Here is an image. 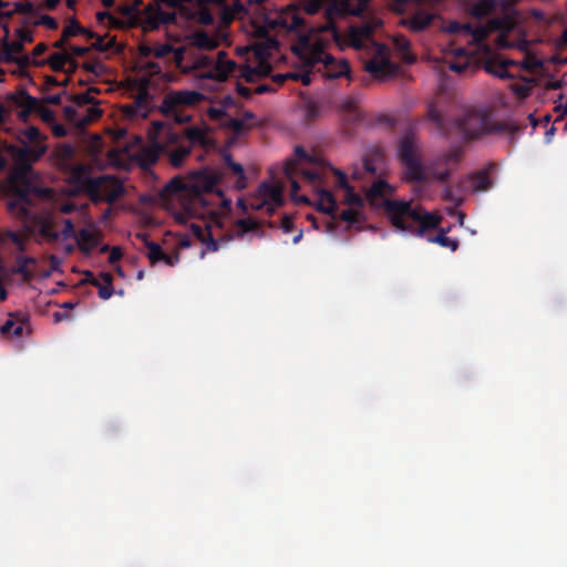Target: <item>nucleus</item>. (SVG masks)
Returning <instances> with one entry per match:
<instances>
[{"label":"nucleus","instance_id":"c9c22d12","mask_svg":"<svg viewBox=\"0 0 567 567\" xmlns=\"http://www.w3.org/2000/svg\"><path fill=\"white\" fill-rule=\"evenodd\" d=\"M441 223V217L436 214H429L420 208V219L416 221L419 226V234L422 235L424 230L436 228Z\"/></svg>","mask_w":567,"mask_h":567},{"label":"nucleus","instance_id":"a878e982","mask_svg":"<svg viewBox=\"0 0 567 567\" xmlns=\"http://www.w3.org/2000/svg\"><path fill=\"white\" fill-rule=\"evenodd\" d=\"M435 18L433 13L419 11L411 19L402 20V23L410 30L419 32L431 25Z\"/></svg>","mask_w":567,"mask_h":567},{"label":"nucleus","instance_id":"052dcab7","mask_svg":"<svg viewBox=\"0 0 567 567\" xmlns=\"http://www.w3.org/2000/svg\"><path fill=\"white\" fill-rule=\"evenodd\" d=\"M60 0H43L41 7L43 9L52 10L56 7Z\"/></svg>","mask_w":567,"mask_h":567},{"label":"nucleus","instance_id":"9b49d317","mask_svg":"<svg viewBox=\"0 0 567 567\" xmlns=\"http://www.w3.org/2000/svg\"><path fill=\"white\" fill-rule=\"evenodd\" d=\"M391 224L399 230H410L420 219V208L409 202H388L384 208Z\"/></svg>","mask_w":567,"mask_h":567},{"label":"nucleus","instance_id":"aec40b11","mask_svg":"<svg viewBox=\"0 0 567 567\" xmlns=\"http://www.w3.org/2000/svg\"><path fill=\"white\" fill-rule=\"evenodd\" d=\"M19 104L24 107V111L21 113L22 117H25L27 113H35L38 114L44 122L50 123L54 118L53 112L44 106L37 99L31 97L30 95L23 94L19 97Z\"/></svg>","mask_w":567,"mask_h":567},{"label":"nucleus","instance_id":"423d86ee","mask_svg":"<svg viewBox=\"0 0 567 567\" xmlns=\"http://www.w3.org/2000/svg\"><path fill=\"white\" fill-rule=\"evenodd\" d=\"M34 172L29 166L16 169L10 176V192L17 197L8 203V209L16 217L28 215V196L40 190L34 183Z\"/></svg>","mask_w":567,"mask_h":567},{"label":"nucleus","instance_id":"0eeeda50","mask_svg":"<svg viewBox=\"0 0 567 567\" xmlns=\"http://www.w3.org/2000/svg\"><path fill=\"white\" fill-rule=\"evenodd\" d=\"M73 175L79 179L81 188L95 202H114L123 193V186L118 179L111 176L92 178L84 166L76 167Z\"/></svg>","mask_w":567,"mask_h":567},{"label":"nucleus","instance_id":"09e8293b","mask_svg":"<svg viewBox=\"0 0 567 567\" xmlns=\"http://www.w3.org/2000/svg\"><path fill=\"white\" fill-rule=\"evenodd\" d=\"M89 151L93 155H95L96 153H99L101 151V137L99 135H94L91 137L90 144H89Z\"/></svg>","mask_w":567,"mask_h":567},{"label":"nucleus","instance_id":"a19ab883","mask_svg":"<svg viewBox=\"0 0 567 567\" xmlns=\"http://www.w3.org/2000/svg\"><path fill=\"white\" fill-rule=\"evenodd\" d=\"M189 153L190 148L186 145H178L175 150L168 151L171 164L175 167L181 166Z\"/></svg>","mask_w":567,"mask_h":567},{"label":"nucleus","instance_id":"bb28decb","mask_svg":"<svg viewBox=\"0 0 567 567\" xmlns=\"http://www.w3.org/2000/svg\"><path fill=\"white\" fill-rule=\"evenodd\" d=\"M167 99L176 105H194L199 103L204 95L196 91H178L169 94Z\"/></svg>","mask_w":567,"mask_h":567},{"label":"nucleus","instance_id":"f257e3e1","mask_svg":"<svg viewBox=\"0 0 567 567\" xmlns=\"http://www.w3.org/2000/svg\"><path fill=\"white\" fill-rule=\"evenodd\" d=\"M220 178L221 176L217 171L205 169L195 173L188 183L174 179L165 188L164 199L166 209L176 223L181 225L189 224L192 233L204 245L202 254L217 251L228 243L225 238L215 239L210 225H207V228H209L207 230L192 221L195 218L205 219L214 213L213 208L208 207L206 196L212 193L213 187Z\"/></svg>","mask_w":567,"mask_h":567},{"label":"nucleus","instance_id":"4c0bfd02","mask_svg":"<svg viewBox=\"0 0 567 567\" xmlns=\"http://www.w3.org/2000/svg\"><path fill=\"white\" fill-rule=\"evenodd\" d=\"M517 78L518 80L511 84V89L516 96L526 97L533 87L532 81H528L525 75Z\"/></svg>","mask_w":567,"mask_h":567},{"label":"nucleus","instance_id":"774afa93","mask_svg":"<svg viewBox=\"0 0 567 567\" xmlns=\"http://www.w3.org/2000/svg\"><path fill=\"white\" fill-rule=\"evenodd\" d=\"M200 21L204 23H209L212 21V17L209 14L203 12L200 16Z\"/></svg>","mask_w":567,"mask_h":567},{"label":"nucleus","instance_id":"39448f33","mask_svg":"<svg viewBox=\"0 0 567 567\" xmlns=\"http://www.w3.org/2000/svg\"><path fill=\"white\" fill-rule=\"evenodd\" d=\"M492 29L501 30L499 35L495 40L499 48H518L519 50L527 49V42L519 39L523 35L522 29L509 21H504L502 23L492 22L486 28L476 29L474 31H472L467 24H458L456 22H452L446 27V31L456 33L461 39H464L468 43H477L482 41Z\"/></svg>","mask_w":567,"mask_h":567},{"label":"nucleus","instance_id":"79ce46f5","mask_svg":"<svg viewBox=\"0 0 567 567\" xmlns=\"http://www.w3.org/2000/svg\"><path fill=\"white\" fill-rule=\"evenodd\" d=\"M432 243H436L442 247L449 248L451 250H455L458 246V243L455 238H451L446 236L445 231H441L437 236L434 238L429 239Z\"/></svg>","mask_w":567,"mask_h":567},{"label":"nucleus","instance_id":"8fccbe9b","mask_svg":"<svg viewBox=\"0 0 567 567\" xmlns=\"http://www.w3.org/2000/svg\"><path fill=\"white\" fill-rule=\"evenodd\" d=\"M64 49L66 50V52H70L71 56L72 55L80 56V55H83L87 51V48L81 47V45H68Z\"/></svg>","mask_w":567,"mask_h":567},{"label":"nucleus","instance_id":"f704fd0d","mask_svg":"<svg viewBox=\"0 0 567 567\" xmlns=\"http://www.w3.org/2000/svg\"><path fill=\"white\" fill-rule=\"evenodd\" d=\"M32 231H39L45 238H56L58 234L53 230V224L50 217H42L33 223Z\"/></svg>","mask_w":567,"mask_h":567},{"label":"nucleus","instance_id":"cd10ccee","mask_svg":"<svg viewBox=\"0 0 567 567\" xmlns=\"http://www.w3.org/2000/svg\"><path fill=\"white\" fill-rule=\"evenodd\" d=\"M73 155L74 148L71 145L62 144L54 148L51 161L56 166L66 167L72 161Z\"/></svg>","mask_w":567,"mask_h":567},{"label":"nucleus","instance_id":"2eb2a0df","mask_svg":"<svg viewBox=\"0 0 567 567\" xmlns=\"http://www.w3.org/2000/svg\"><path fill=\"white\" fill-rule=\"evenodd\" d=\"M443 61L447 68L456 73L465 72L474 62L472 52L463 48H447L443 50Z\"/></svg>","mask_w":567,"mask_h":567},{"label":"nucleus","instance_id":"393cba45","mask_svg":"<svg viewBox=\"0 0 567 567\" xmlns=\"http://www.w3.org/2000/svg\"><path fill=\"white\" fill-rule=\"evenodd\" d=\"M102 114V111L97 106H80L73 117L71 120L78 126H85L95 120H97Z\"/></svg>","mask_w":567,"mask_h":567},{"label":"nucleus","instance_id":"f3484780","mask_svg":"<svg viewBox=\"0 0 567 567\" xmlns=\"http://www.w3.org/2000/svg\"><path fill=\"white\" fill-rule=\"evenodd\" d=\"M0 333L8 339H20L30 333L27 318L21 315H10L0 327Z\"/></svg>","mask_w":567,"mask_h":567},{"label":"nucleus","instance_id":"dca6fc26","mask_svg":"<svg viewBox=\"0 0 567 567\" xmlns=\"http://www.w3.org/2000/svg\"><path fill=\"white\" fill-rule=\"evenodd\" d=\"M140 51L142 55H144L145 58L151 55H154L156 58H163L166 56L168 53H173L176 66L181 68L182 70L187 66L183 64L185 58L184 48L174 49L172 45L167 43H161L154 45H142L140 48Z\"/></svg>","mask_w":567,"mask_h":567},{"label":"nucleus","instance_id":"9d476101","mask_svg":"<svg viewBox=\"0 0 567 567\" xmlns=\"http://www.w3.org/2000/svg\"><path fill=\"white\" fill-rule=\"evenodd\" d=\"M21 144L17 147L20 152L21 164L38 161L48 150L47 136L41 134L34 126H29L18 134Z\"/></svg>","mask_w":567,"mask_h":567},{"label":"nucleus","instance_id":"5701e85b","mask_svg":"<svg viewBox=\"0 0 567 567\" xmlns=\"http://www.w3.org/2000/svg\"><path fill=\"white\" fill-rule=\"evenodd\" d=\"M100 239V229L95 225H90L79 233L76 237V243L79 245V248L83 252L87 254L97 246Z\"/></svg>","mask_w":567,"mask_h":567},{"label":"nucleus","instance_id":"3c124183","mask_svg":"<svg viewBox=\"0 0 567 567\" xmlns=\"http://www.w3.org/2000/svg\"><path fill=\"white\" fill-rule=\"evenodd\" d=\"M123 252L120 247H113L110 251L109 260L111 264H115L117 260L121 259Z\"/></svg>","mask_w":567,"mask_h":567},{"label":"nucleus","instance_id":"69168bd1","mask_svg":"<svg viewBox=\"0 0 567 567\" xmlns=\"http://www.w3.org/2000/svg\"><path fill=\"white\" fill-rule=\"evenodd\" d=\"M306 12L309 13V14H313L317 12L318 10V3L313 2V3H308L305 8Z\"/></svg>","mask_w":567,"mask_h":567},{"label":"nucleus","instance_id":"b1692460","mask_svg":"<svg viewBox=\"0 0 567 567\" xmlns=\"http://www.w3.org/2000/svg\"><path fill=\"white\" fill-rule=\"evenodd\" d=\"M147 257L152 264L163 261L167 266H175L179 261L178 254H166L161 246L154 243L147 244Z\"/></svg>","mask_w":567,"mask_h":567},{"label":"nucleus","instance_id":"58836bf2","mask_svg":"<svg viewBox=\"0 0 567 567\" xmlns=\"http://www.w3.org/2000/svg\"><path fill=\"white\" fill-rule=\"evenodd\" d=\"M23 45L17 39L4 44L2 58L4 60H19Z\"/></svg>","mask_w":567,"mask_h":567},{"label":"nucleus","instance_id":"6ab92c4d","mask_svg":"<svg viewBox=\"0 0 567 567\" xmlns=\"http://www.w3.org/2000/svg\"><path fill=\"white\" fill-rule=\"evenodd\" d=\"M400 157L406 166L408 177L414 181L420 179L422 177V171L411 143L405 142L401 145Z\"/></svg>","mask_w":567,"mask_h":567},{"label":"nucleus","instance_id":"e433bc0d","mask_svg":"<svg viewBox=\"0 0 567 567\" xmlns=\"http://www.w3.org/2000/svg\"><path fill=\"white\" fill-rule=\"evenodd\" d=\"M186 136L192 143L206 144L208 142V130L206 126H193L186 130Z\"/></svg>","mask_w":567,"mask_h":567},{"label":"nucleus","instance_id":"0e129e2a","mask_svg":"<svg viewBox=\"0 0 567 567\" xmlns=\"http://www.w3.org/2000/svg\"><path fill=\"white\" fill-rule=\"evenodd\" d=\"M50 261H51V271H55V270H59L60 268V265H61V261L59 258L54 257V256H51L50 257Z\"/></svg>","mask_w":567,"mask_h":567},{"label":"nucleus","instance_id":"e2e57ef3","mask_svg":"<svg viewBox=\"0 0 567 567\" xmlns=\"http://www.w3.org/2000/svg\"><path fill=\"white\" fill-rule=\"evenodd\" d=\"M41 21H42L43 24L48 25L49 28H55L56 27L55 20L53 18H51V17L45 16V17H43L41 19Z\"/></svg>","mask_w":567,"mask_h":567},{"label":"nucleus","instance_id":"4be33fe9","mask_svg":"<svg viewBox=\"0 0 567 567\" xmlns=\"http://www.w3.org/2000/svg\"><path fill=\"white\" fill-rule=\"evenodd\" d=\"M302 22V12L296 6L282 8L275 20L277 25L288 30L297 29Z\"/></svg>","mask_w":567,"mask_h":567},{"label":"nucleus","instance_id":"6e6552de","mask_svg":"<svg viewBox=\"0 0 567 567\" xmlns=\"http://www.w3.org/2000/svg\"><path fill=\"white\" fill-rule=\"evenodd\" d=\"M338 187L343 192L341 205L344 208L340 213L341 220L348 228L361 229L365 223L364 202L362 197L349 185L346 174L338 171Z\"/></svg>","mask_w":567,"mask_h":567},{"label":"nucleus","instance_id":"338daca9","mask_svg":"<svg viewBox=\"0 0 567 567\" xmlns=\"http://www.w3.org/2000/svg\"><path fill=\"white\" fill-rule=\"evenodd\" d=\"M221 114H223V111H221L220 109H215V107H214V109H210V110H209V115H210V117H213V118L218 120V118H220Z\"/></svg>","mask_w":567,"mask_h":567},{"label":"nucleus","instance_id":"ddd939ff","mask_svg":"<svg viewBox=\"0 0 567 567\" xmlns=\"http://www.w3.org/2000/svg\"><path fill=\"white\" fill-rule=\"evenodd\" d=\"M266 48L261 45L248 50L249 56L245 65V75L249 81L269 74L271 66L267 58Z\"/></svg>","mask_w":567,"mask_h":567},{"label":"nucleus","instance_id":"c85d7f7f","mask_svg":"<svg viewBox=\"0 0 567 567\" xmlns=\"http://www.w3.org/2000/svg\"><path fill=\"white\" fill-rule=\"evenodd\" d=\"M316 207L327 214H332L337 210V200L334 196L326 190V189H319L316 193Z\"/></svg>","mask_w":567,"mask_h":567},{"label":"nucleus","instance_id":"bf43d9fd","mask_svg":"<svg viewBox=\"0 0 567 567\" xmlns=\"http://www.w3.org/2000/svg\"><path fill=\"white\" fill-rule=\"evenodd\" d=\"M12 12L10 6L6 2L0 1V18L10 16Z\"/></svg>","mask_w":567,"mask_h":567},{"label":"nucleus","instance_id":"4d7b16f0","mask_svg":"<svg viewBox=\"0 0 567 567\" xmlns=\"http://www.w3.org/2000/svg\"><path fill=\"white\" fill-rule=\"evenodd\" d=\"M298 189V185L296 182H292L291 183V196L292 198L298 202V203H301V202H307V198L305 196H297L296 192Z\"/></svg>","mask_w":567,"mask_h":567},{"label":"nucleus","instance_id":"473e14b6","mask_svg":"<svg viewBox=\"0 0 567 567\" xmlns=\"http://www.w3.org/2000/svg\"><path fill=\"white\" fill-rule=\"evenodd\" d=\"M192 43L199 49L213 50L219 45L220 39L217 35L198 32L192 38Z\"/></svg>","mask_w":567,"mask_h":567},{"label":"nucleus","instance_id":"f03ea898","mask_svg":"<svg viewBox=\"0 0 567 567\" xmlns=\"http://www.w3.org/2000/svg\"><path fill=\"white\" fill-rule=\"evenodd\" d=\"M329 22L341 16H360L365 13V20L361 25H353L349 29V45L357 50L367 48L371 59L365 62V70L371 76L384 80L395 73V65L389 59V51L371 41V33L377 30L382 20L368 8V0H332L326 10Z\"/></svg>","mask_w":567,"mask_h":567},{"label":"nucleus","instance_id":"20e7f679","mask_svg":"<svg viewBox=\"0 0 567 567\" xmlns=\"http://www.w3.org/2000/svg\"><path fill=\"white\" fill-rule=\"evenodd\" d=\"M158 134L159 137L166 138L167 143H162L158 138H155L151 145L143 148L131 145L121 150H111L107 153L106 165L118 168H130L132 166L148 168L156 162L161 151L166 150L177 141V135L164 125H159Z\"/></svg>","mask_w":567,"mask_h":567},{"label":"nucleus","instance_id":"4468645a","mask_svg":"<svg viewBox=\"0 0 567 567\" xmlns=\"http://www.w3.org/2000/svg\"><path fill=\"white\" fill-rule=\"evenodd\" d=\"M138 70L125 79V85L128 91L138 97L143 96L147 92L148 80L146 73L155 74L158 72V66L153 63L138 62Z\"/></svg>","mask_w":567,"mask_h":567},{"label":"nucleus","instance_id":"37998d69","mask_svg":"<svg viewBox=\"0 0 567 567\" xmlns=\"http://www.w3.org/2000/svg\"><path fill=\"white\" fill-rule=\"evenodd\" d=\"M85 31L74 21H71L63 30L62 39L56 42L55 44L58 47L63 45L65 40L70 37H74L81 33H84Z\"/></svg>","mask_w":567,"mask_h":567},{"label":"nucleus","instance_id":"a211bd4d","mask_svg":"<svg viewBox=\"0 0 567 567\" xmlns=\"http://www.w3.org/2000/svg\"><path fill=\"white\" fill-rule=\"evenodd\" d=\"M392 193L393 188L391 185L383 181H379L370 187L365 194V198L372 206H383L385 208L386 203L392 202L390 199Z\"/></svg>","mask_w":567,"mask_h":567},{"label":"nucleus","instance_id":"603ef678","mask_svg":"<svg viewBox=\"0 0 567 567\" xmlns=\"http://www.w3.org/2000/svg\"><path fill=\"white\" fill-rule=\"evenodd\" d=\"M47 50V45L44 43H39L35 45V48L33 49V63L37 64V65H40L43 63V61H37L35 60V56L42 54L44 51Z\"/></svg>","mask_w":567,"mask_h":567},{"label":"nucleus","instance_id":"de8ad7c7","mask_svg":"<svg viewBox=\"0 0 567 567\" xmlns=\"http://www.w3.org/2000/svg\"><path fill=\"white\" fill-rule=\"evenodd\" d=\"M17 40L21 42L22 45L30 43L33 40L32 32L27 29H19L17 31Z\"/></svg>","mask_w":567,"mask_h":567},{"label":"nucleus","instance_id":"c03bdc74","mask_svg":"<svg viewBox=\"0 0 567 567\" xmlns=\"http://www.w3.org/2000/svg\"><path fill=\"white\" fill-rule=\"evenodd\" d=\"M394 43L396 49L401 51V58L403 60H405L406 62H412L414 60L409 51L410 43L405 38L396 37L394 38Z\"/></svg>","mask_w":567,"mask_h":567},{"label":"nucleus","instance_id":"864d4df0","mask_svg":"<svg viewBox=\"0 0 567 567\" xmlns=\"http://www.w3.org/2000/svg\"><path fill=\"white\" fill-rule=\"evenodd\" d=\"M286 78H291V79H296V80L300 79L301 82L306 85H308L311 82L309 73H303V74L288 73V74H286Z\"/></svg>","mask_w":567,"mask_h":567},{"label":"nucleus","instance_id":"2f4dec72","mask_svg":"<svg viewBox=\"0 0 567 567\" xmlns=\"http://www.w3.org/2000/svg\"><path fill=\"white\" fill-rule=\"evenodd\" d=\"M224 159L228 164L235 176V186L238 189H244L247 186L246 174L244 167L231 159V156L227 153L224 154Z\"/></svg>","mask_w":567,"mask_h":567},{"label":"nucleus","instance_id":"7ed1b4c3","mask_svg":"<svg viewBox=\"0 0 567 567\" xmlns=\"http://www.w3.org/2000/svg\"><path fill=\"white\" fill-rule=\"evenodd\" d=\"M336 37L334 28L324 24L299 34L298 42L292 45V50L306 65L321 64L319 71L327 78L346 76L350 72L348 62L344 59H336L323 51Z\"/></svg>","mask_w":567,"mask_h":567},{"label":"nucleus","instance_id":"c756f323","mask_svg":"<svg viewBox=\"0 0 567 567\" xmlns=\"http://www.w3.org/2000/svg\"><path fill=\"white\" fill-rule=\"evenodd\" d=\"M19 154L20 152L16 146L0 141V168H3L9 162L21 164Z\"/></svg>","mask_w":567,"mask_h":567},{"label":"nucleus","instance_id":"5fc2aeb1","mask_svg":"<svg viewBox=\"0 0 567 567\" xmlns=\"http://www.w3.org/2000/svg\"><path fill=\"white\" fill-rule=\"evenodd\" d=\"M555 44L559 50H567V29L556 39Z\"/></svg>","mask_w":567,"mask_h":567},{"label":"nucleus","instance_id":"72a5a7b5","mask_svg":"<svg viewBox=\"0 0 567 567\" xmlns=\"http://www.w3.org/2000/svg\"><path fill=\"white\" fill-rule=\"evenodd\" d=\"M22 274L23 279L28 280L35 276L48 277L51 271L40 270L35 259H27L18 269Z\"/></svg>","mask_w":567,"mask_h":567},{"label":"nucleus","instance_id":"1a4fd4ad","mask_svg":"<svg viewBox=\"0 0 567 567\" xmlns=\"http://www.w3.org/2000/svg\"><path fill=\"white\" fill-rule=\"evenodd\" d=\"M235 69V62L227 58L225 52H218L215 60L207 55H194L192 63L183 69V72L198 71V79L225 81Z\"/></svg>","mask_w":567,"mask_h":567},{"label":"nucleus","instance_id":"13d9d810","mask_svg":"<svg viewBox=\"0 0 567 567\" xmlns=\"http://www.w3.org/2000/svg\"><path fill=\"white\" fill-rule=\"evenodd\" d=\"M107 133L112 136L114 141H118L121 137L125 135L124 128L109 130Z\"/></svg>","mask_w":567,"mask_h":567},{"label":"nucleus","instance_id":"6e6d98bb","mask_svg":"<svg viewBox=\"0 0 567 567\" xmlns=\"http://www.w3.org/2000/svg\"><path fill=\"white\" fill-rule=\"evenodd\" d=\"M63 237L70 238L74 235V227L70 220H64Z\"/></svg>","mask_w":567,"mask_h":567},{"label":"nucleus","instance_id":"680f3d73","mask_svg":"<svg viewBox=\"0 0 567 567\" xmlns=\"http://www.w3.org/2000/svg\"><path fill=\"white\" fill-rule=\"evenodd\" d=\"M210 195L215 197L218 200V204L223 205L225 208H228L230 206V200L224 199L220 193Z\"/></svg>","mask_w":567,"mask_h":567},{"label":"nucleus","instance_id":"412c9836","mask_svg":"<svg viewBox=\"0 0 567 567\" xmlns=\"http://www.w3.org/2000/svg\"><path fill=\"white\" fill-rule=\"evenodd\" d=\"M517 62L512 60H491L485 63L486 72L499 79H514L516 78L515 70H518Z\"/></svg>","mask_w":567,"mask_h":567},{"label":"nucleus","instance_id":"f8f14e48","mask_svg":"<svg viewBox=\"0 0 567 567\" xmlns=\"http://www.w3.org/2000/svg\"><path fill=\"white\" fill-rule=\"evenodd\" d=\"M281 204L282 186L274 181L262 183L248 202L251 209H265L268 213H272Z\"/></svg>","mask_w":567,"mask_h":567},{"label":"nucleus","instance_id":"a18cd8bd","mask_svg":"<svg viewBox=\"0 0 567 567\" xmlns=\"http://www.w3.org/2000/svg\"><path fill=\"white\" fill-rule=\"evenodd\" d=\"M493 2L491 0H481L472 8V14L475 17H484L492 10Z\"/></svg>","mask_w":567,"mask_h":567},{"label":"nucleus","instance_id":"7c9ffc66","mask_svg":"<svg viewBox=\"0 0 567 567\" xmlns=\"http://www.w3.org/2000/svg\"><path fill=\"white\" fill-rule=\"evenodd\" d=\"M47 62L54 71L65 70L73 63L70 52H66L65 49L51 54Z\"/></svg>","mask_w":567,"mask_h":567},{"label":"nucleus","instance_id":"ea45409f","mask_svg":"<svg viewBox=\"0 0 567 567\" xmlns=\"http://www.w3.org/2000/svg\"><path fill=\"white\" fill-rule=\"evenodd\" d=\"M518 70H515L516 76L524 75V73H533L542 66V61L534 56H526L522 62H517Z\"/></svg>","mask_w":567,"mask_h":567},{"label":"nucleus","instance_id":"49530a36","mask_svg":"<svg viewBox=\"0 0 567 567\" xmlns=\"http://www.w3.org/2000/svg\"><path fill=\"white\" fill-rule=\"evenodd\" d=\"M228 127L235 134H243L248 130L245 123L239 120H230L228 122Z\"/></svg>","mask_w":567,"mask_h":567}]
</instances>
